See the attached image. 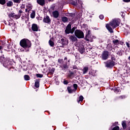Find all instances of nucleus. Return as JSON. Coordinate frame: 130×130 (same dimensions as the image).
Listing matches in <instances>:
<instances>
[{
  "label": "nucleus",
  "instance_id": "obj_30",
  "mask_svg": "<svg viewBox=\"0 0 130 130\" xmlns=\"http://www.w3.org/2000/svg\"><path fill=\"white\" fill-rule=\"evenodd\" d=\"M115 93H118L120 91V88L119 87H115L114 89Z\"/></svg>",
  "mask_w": 130,
  "mask_h": 130
},
{
  "label": "nucleus",
  "instance_id": "obj_23",
  "mask_svg": "<svg viewBox=\"0 0 130 130\" xmlns=\"http://www.w3.org/2000/svg\"><path fill=\"white\" fill-rule=\"evenodd\" d=\"M52 15L54 17H58L59 15V13L57 11H55L53 12Z\"/></svg>",
  "mask_w": 130,
  "mask_h": 130
},
{
  "label": "nucleus",
  "instance_id": "obj_10",
  "mask_svg": "<svg viewBox=\"0 0 130 130\" xmlns=\"http://www.w3.org/2000/svg\"><path fill=\"white\" fill-rule=\"evenodd\" d=\"M43 22L44 23H47V24H50L51 20H50L49 17H45L43 19Z\"/></svg>",
  "mask_w": 130,
  "mask_h": 130
},
{
  "label": "nucleus",
  "instance_id": "obj_1",
  "mask_svg": "<svg viewBox=\"0 0 130 130\" xmlns=\"http://www.w3.org/2000/svg\"><path fill=\"white\" fill-rule=\"evenodd\" d=\"M19 44L21 47L24 48V49H29L31 47L32 44L31 41L27 39H22L19 43Z\"/></svg>",
  "mask_w": 130,
  "mask_h": 130
},
{
  "label": "nucleus",
  "instance_id": "obj_24",
  "mask_svg": "<svg viewBox=\"0 0 130 130\" xmlns=\"http://www.w3.org/2000/svg\"><path fill=\"white\" fill-rule=\"evenodd\" d=\"M83 100H84V97L82 95H80L79 97V99L77 100V102H78V103H80V102H82V101H83Z\"/></svg>",
  "mask_w": 130,
  "mask_h": 130
},
{
  "label": "nucleus",
  "instance_id": "obj_14",
  "mask_svg": "<svg viewBox=\"0 0 130 130\" xmlns=\"http://www.w3.org/2000/svg\"><path fill=\"white\" fill-rule=\"evenodd\" d=\"M55 71V68H52L49 70V72L47 74V76H53V74H54V72Z\"/></svg>",
  "mask_w": 130,
  "mask_h": 130
},
{
  "label": "nucleus",
  "instance_id": "obj_3",
  "mask_svg": "<svg viewBox=\"0 0 130 130\" xmlns=\"http://www.w3.org/2000/svg\"><path fill=\"white\" fill-rule=\"evenodd\" d=\"M110 26H111L113 29H115L116 27L119 26L120 24V19H114L111 21L109 23Z\"/></svg>",
  "mask_w": 130,
  "mask_h": 130
},
{
  "label": "nucleus",
  "instance_id": "obj_46",
  "mask_svg": "<svg viewBox=\"0 0 130 130\" xmlns=\"http://www.w3.org/2000/svg\"><path fill=\"white\" fill-rule=\"evenodd\" d=\"M63 83L64 84V85H68V84H69V81L68 80H64V81H63Z\"/></svg>",
  "mask_w": 130,
  "mask_h": 130
},
{
  "label": "nucleus",
  "instance_id": "obj_31",
  "mask_svg": "<svg viewBox=\"0 0 130 130\" xmlns=\"http://www.w3.org/2000/svg\"><path fill=\"white\" fill-rule=\"evenodd\" d=\"M49 44L50 46H51V47H52L53 46H54V42H53V41H51V40H50L49 41Z\"/></svg>",
  "mask_w": 130,
  "mask_h": 130
},
{
  "label": "nucleus",
  "instance_id": "obj_16",
  "mask_svg": "<svg viewBox=\"0 0 130 130\" xmlns=\"http://www.w3.org/2000/svg\"><path fill=\"white\" fill-rule=\"evenodd\" d=\"M37 3L40 6H44L45 5V0H37Z\"/></svg>",
  "mask_w": 130,
  "mask_h": 130
},
{
  "label": "nucleus",
  "instance_id": "obj_60",
  "mask_svg": "<svg viewBox=\"0 0 130 130\" xmlns=\"http://www.w3.org/2000/svg\"><path fill=\"white\" fill-rule=\"evenodd\" d=\"M25 8V6H21V9H24Z\"/></svg>",
  "mask_w": 130,
  "mask_h": 130
},
{
  "label": "nucleus",
  "instance_id": "obj_38",
  "mask_svg": "<svg viewBox=\"0 0 130 130\" xmlns=\"http://www.w3.org/2000/svg\"><path fill=\"white\" fill-rule=\"evenodd\" d=\"M36 77L37 78H43V75L40 74H37Z\"/></svg>",
  "mask_w": 130,
  "mask_h": 130
},
{
  "label": "nucleus",
  "instance_id": "obj_7",
  "mask_svg": "<svg viewBox=\"0 0 130 130\" xmlns=\"http://www.w3.org/2000/svg\"><path fill=\"white\" fill-rule=\"evenodd\" d=\"M85 39V40H86V41H90V40L92 39V35H91V30L87 29V31H86Z\"/></svg>",
  "mask_w": 130,
  "mask_h": 130
},
{
  "label": "nucleus",
  "instance_id": "obj_37",
  "mask_svg": "<svg viewBox=\"0 0 130 130\" xmlns=\"http://www.w3.org/2000/svg\"><path fill=\"white\" fill-rule=\"evenodd\" d=\"M13 6V2L12 1H9L7 3V7H12Z\"/></svg>",
  "mask_w": 130,
  "mask_h": 130
},
{
  "label": "nucleus",
  "instance_id": "obj_52",
  "mask_svg": "<svg viewBox=\"0 0 130 130\" xmlns=\"http://www.w3.org/2000/svg\"><path fill=\"white\" fill-rule=\"evenodd\" d=\"M73 70H78V67L77 66H74L73 67Z\"/></svg>",
  "mask_w": 130,
  "mask_h": 130
},
{
  "label": "nucleus",
  "instance_id": "obj_5",
  "mask_svg": "<svg viewBox=\"0 0 130 130\" xmlns=\"http://www.w3.org/2000/svg\"><path fill=\"white\" fill-rule=\"evenodd\" d=\"M104 63H105L106 68H108V69H112L116 64L115 62H113L110 60L104 62Z\"/></svg>",
  "mask_w": 130,
  "mask_h": 130
},
{
  "label": "nucleus",
  "instance_id": "obj_22",
  "mask_svg": "<svg viewBox=\"0 0 130 130\" xmlns=\"http://www.w3.org/2000/svg\"><path fill=\"white\" fill-rule=\"evenodd\" d=\"M88 70H89V68H88V67H84L83 70V74L84 75H85V74H87V73H88Z\"/></svg>",
  "mask_w": 130,
  "mask_h": 130
},
{
  "label": "nucleus",
  "instance_id": "obj_54",
  "mask_svg": "<svg viewBox=\"0 0 130 130\" xmlns=\"http://www.w3.org/2000/svg\"><path fill=\"white\" fill-rule=\"evenodd\" d=\"M100 19L101 20H103V19H104V17H100Z\"/></svg>",
  "mask_w": 130,
  "mask_h": 130
},
{
  "label": "nucleus",
  "instance_id": "obj_56",
  "mask_svg": "<svg viewBox=\"0 0 130 130\" xmlns=\"http://www.w3.org/2000/svg\"><path fill=\"white\" fill-rule=\"evenodd\" d=\"M29 9H28L26 8V9H25V12H29Z\"/></svg>",
  "mask_w": 130,
  "mask_h": 130
},
{
  "label": "nucleus",
  "instance_id": "obj_47",
  "mask_svg": "<svg viewBox=\"0 0 130 130\" xmlns=\"http://www.w3.org/2000/svg\"><path fill=\"white\" fill-rule=\"evenodd\" d=\"M27 9H28V11H31V9H32V6L28 5L27 6Z\"/></svg>",
  "mask_w": 130,
  "mask_h": 130
},
{
  "label": "nucleus",
  "instance_id": "obj_20",
  "mask_svg": "<svg viewBox=\"0 0 130 130\" xmlns=\"http://www.w3.org/2000/svg\"><path fill=\"white\" fill-rule=\"evenodd\" d=\"M110 60L113 62H115V61L116 60V57H115V55L114 54L111 55V59Z\"/></svg>",
  "mask_w": 130,
  "mask_h": 130
},
{
  "label": "nucleus",
  "instance_id": "obj_13",
  "mask_svg": "<svg viewBox=\"0 0 130 130\" xmlns=\"http://www.w3.org/2000/svg\"><path fill=\"white\" fill-rule=\"evenodd\" d=\"M106 27L110 33H113V29H112L109 24H107L106 25Z\"/></svg>",
  "mask_w": 130,
  "mask_h": 130
},
{
  "label": "nucleus",
  "instance_id": "obj_11",
  "mask_svg": "<svg viewBox=\"0 0 130 130\" xmlns=\"http://www.w3.org/2000/svg\"><path fill=\"white\" fill-rule=\"evenodd\" d=\"M0 44H2V45L3 46V48H4V50H6V51H9V50H7V47H6V45H7L6 44V41H0Z\"/></svg>",
  "mask_w": 130,
  "mask_h": 130
},
{
  "label": "nucleus",
  "instance_id": "obj_17",
  "mask_svg": "<svg viewBox=\"0 0 130 130\" xmlns=\"http://www.w3.org/2000/svg\"><path fill=\"white\" fill-rule=\"evenodd\" d=\"M78 51L81 53V54H83L84 52H85V48L84 47H80L78 49Z\"/></svg>",
  "mask_w": 130,
  "mask_h": 130
},
{
  "label": "nucleus",
  "instance_id": "obj_40",
  "mask_svg": "<svg viewBox=\"0 0 130 130\" xmlns=\"http://www.w3.org/2000/svg\"><path fill=\"white\" fill-rule=\"evenodd\" d=\"M9 71H11V72H16L17 70L15 69V68L11 67L9 69Z\"/></svg>",
  "mask_w": 130,
  "mask_h": 130
},
{
  "label": "nucleus",
  "instance_id": "obj_26",
  "mask_svg": "<svg viewBox=\"0 0 130 130\" xmlns=\"http://www.w3.org/2000/svg\"><path fill=\"white\" fill-rule=\"evenodd\" d=\"M24 79L25 81H29L30 76H29V75H25L24 76Z\"/></svg>",
  "mask_w": 130,
  "mask_h": 130
},
{
  "label": "nucleus",
  "instance_id": "obj_33",
  "mask_svg": "<svg viewBox=\"0 0 130 130\" xmlns=\"http://www.w3.org/2000/svg\"><path fill=\"white\" fill-rule=\"evenodd\" d=\"M23 13H24V12H23V10H20L18 11L17 16L18 17H21V16H22V15H23Z\"/></svg>",
  "mask_w": 130,
  "mask_h": 130
},
{
  "label": "nucleus",
  "instance_id": "obj_43",
  "mask_svg": "<svg viewBox=\"0 0 130 130\" xmlns=\"http://www.w3.org/2000/svg\"><path fill=\"white\" fill-rule=\"evenodd\" d=\"M107 49H108L109 50H110L111 48H112V46L111 45H109L108 44L107 46Z\"/></svg>",
  "mask_w": 130,
  "mask_h": 130
},
{
  "label": "nucleus",
  "instance_id": "obj_19",
  "mask_svg": "<svg viewBox=\"0 0 130 130\" xmlns=\"http://www.w3.org/2000/svg\"><path fill=\"white\" fill-rule=\"evenodd\" d=\"M6 61H7V58L5 57V55H3L0 57V62H6Z\"/></svg>",
  "mask_w": 130,
  "mask_h": 130
},
{
  "label": "nucleus",
  "instance_id": "obj_45",
  "mask_svg": "<svg viewBox=\"0 0 130 130\" xmlns=\"http://www.w3.org/2000/svg\"><path fill=\"white\" fill-rule=\"evenodd\" d=\"M61 44H62V45H64V43H66V41H64V39L62 38L61 39Z\"/></svg>",
  "mask_w": 130,
  "mask_h": 130
},
{
  "label": "nucleus",
  "instance_id": "obj_62",
  "mask_svg": "<svg viewBox=\"0 0 130 130\" xmlns=\"http://www.w3.org/2000/svg\"><path fill=\"white\" fill-rule=\"evenodd\" d=\"M31 19H34V18H35V17H31Z\"/></svg>",
  "mask_w": 130,
  "mask_h": 130
},
{
  "label": "nucleus",
  "instance_id": "obj_36",
  "mask_svg": "<svg viewBox=\"0 0 130 130\" xmlns=\"http://www.w3.org/2000/svg\"><path fill=\"white\" fill-rule=\"evenodd\" d=\"M6 49L7 50H9V51H10V50H9V49H10L11 48V44H6Z\"/></svg>",
  "mask_w": 130,
  "mask_h": 130
},
{
  "label": "nucleus",
  "instance_id": "obj_49",
  "mask_svg": "<svg viewBox=\"0 0 130 130\" xmlns=\"http://www.w3.org/2000/svg\"><path fill=\"white\" fill-rule=\"evenodd\" d=\"M119 98L120 99H124L125 98V96H124V95H121V96H119Z\"/></svg>",
  "mask_w": 130,
  "mask_h": 130
},
{
  "label": "nucleus",
  "instance_id": "obj_44",
  "mask_svg": "<svg viewBox=\"0 0 130 130\" xmlns=\"http://www.w3.org/2000/svg\"><path fill=\"white\" fill-rule=\"evenodd\" d=\"M30 17H35V11H32Z\"/></svg>",
  "mask_w": 130,
  "mask_h": 130
},
{
  "label": "nucleus",
  "instance_id": "obj_48",
  "mask_svg": "<svg viewBox=\"0 0 130 130\" xmlns=\"http://www.w3.org/2000/svg\"><path fill=\"white\" fill-rule=\"evenodd\" d=\"M14 16H15V14H14L13 13H10L9 14V17H14Z\"/></svg>",
  "mask_w": 130,
  "mask_h": 130
},
{
  "label": "nucleus",
  "instance_id": "obj_51",
  "mask_svg": "<svg viewBox=\"0 0 130 130\" xmlns=\"http://www.w3.org/2000/svg\"><path fill=\"white\" fill-rule=\"evenodd\" d=\"M11 19H12L11 17H9L8 18V22H9V23H11V22H13V20L12 19L11 20Z\"/></svg>",
  "mask_w": 130,
  "mask_h": 130
},
{
  "label": "nucleus",
  "instance_id": "obj_9",
  "mask_svg": "<svg viewBox=\"0 0 130 130\" xmlns=\"http://www.w3.org/2000/svg\"><path fill=\"white\" fill-rule=\"evenodd\" d=\"M69 40L72 41V42H76L78 41V38L75 35H69Z\"/></svg>",
  "mask_w": 130,
  "mask_h": 130
},
{
  "label": "nucleus",
  "instance_id": "obj_59",
  "mask_svg": "<svg viewBox=\"0 0 130 130\" xmlns=\"http://www.w3.org/2000/svg\"><path fill=\"white\" fill-rule=\"evenodd\" d=\"M19 18H20V17H15V19H19Z\"/></svg>",
  "mask_w": 130,
  "mask_h": 130
},
{
  "label": "nucleus",
  "instance_id": "obj_63",
  "mask_svg": "<svg viewBox=\"0 0 130 130\" xmlns=\"http://www.w3.org/2000/svg\"><path fill=\"white\" fill-rule=\"evenodd\" d=\"M44 61H47V59H45L44 60Z\"/></svg>",
  "mask_w": 130,
  "mask_h": 130
},
{
  "label": "nucleus",
  "instance_id": "obj_41",
  "mask_svg": "<svg viewBox=\"0 0 130 130\" xmlns=\"http://www.w3.org/2000/svg\"><path fill=\"white\" fill-rule=\"evenodd\" d=\"M1 5H5L6 4V0H0Z\"/></svg>",
  "mask_w": 130,
  "mask_h": 130
},
{
  "label": "nucleus",
  "instance_id": "obj_15",
  "mask_svg": "<svg viewBox=\"0 0 130 130\" xmlns=\"http://www.w3.org/2000/svg\"><path fill=\"white\" fill-rule=\"evenodd\" d=\"M40 86V80L36 79L35 82V87H36V88H39Z\"/></svg>",
  "mask_w": 130,
  "mask_h": 130
},
{
  "label": "nucleus",
  "instance_id": "obj_55",
  "mask_svg": "<svg viewBox=\"0 0 130 130\" xmlns=\"http://www.w3.org/2000/svg\"><path fill=\"white\" fill-rule=\"evenodd\" d=\"M4 48H3V46H0V51L2 50Z\"/></svg>",
  "mask_w": 130,
  "mask_h": 130
},
{
  "label": "nucleus",
  "instance_id": "obj_57",
  "mask_svg": "<svg viewBox=\"0 0 130 130\" xmlns=\"http://www.w3.org/2000/svg\"><path fill=\"white\" fill-rule=\"evenodd\" d=\"M68 60V57H65L64 58V60Z\"/></svg>",
  "mask_w": 130,
  "mask_h": 130
},
{
  "label": "nucleus",
  "instance_id": "obj_50",
  "mask_svg": "<svg viewBox=\"0 0 130 130\" xmlns=\"http://www.w3.org/2000/svg\"><path fill=\"white\" fill-rule=\"evenodd\" d=\"M125 43H126V45L127 47H128V48H130L129 43L126 42Z\"/></svg>",
  "mask_w": 130,
  "mask_h": 130
},
{
  "label": "nucleus",
  "instance_id": "obj_28",
  "mask_svg": "<svg viewBox=\"0 0 130 130\" xmlns=\"http://www.w3.org/2000/svg\"><path fill=\"white\" fill-rule=\"evenodd\" d=\"M113 43L115 45H118L119 44V41L118 40H115L113 41Z\"/></svg>",
  "mask_w": 130,
  "mask_h": 130
},
{
  "label": "nucleus",
  "instance_id": "obj_34",
  "mask_svg": "<svg viewBox=\"0 0 130 130\" xmlns=\"http://www.w3.org/2000/svg\"><path fill=\"white\" fill-rule=\"evenodd\" d=\"M73 87L74 88V91L75 92V91H77V90H78V84L74 83L73 84Z\"/></svg>",
  "mask_w": 130,
  "mask_h": 130
},
{
  "label": "nucleus",
  "instance_id": "obj_2",
  "mask_svg": "<svg viewBox=\"0 0 130 130\" xmlns=\"http://www.w3.org/2000/svg\"><path fill=\"white\" fill-rule=\"evenodd\" d=\"M58 62L60 64V68H61V70L63 72H67L69 70L70 66L68 65V62H64L62 59H58Z\"/></svg>",
  "mask_w": 130,
  "mask_h": 130
},
{
  "label": "nucleus",
  "instance_id": "obj_35",
  "mask_svg": "<svg viewBox=\"0 0 130 130\" xmlns=\"http://www.w3.org/2000/svg\"><path fill=\"white\" fill-rule=\"evenodd\" d=\"M89 76L92 77H95V73H93L92 71H90L89 72Z\"/></svg>",
  "mask_w": 130,
  "mask_h": 130
},
{
  "label": "nucleus",
  "instance_id": "obj_12",
  "mask_svg": "<svg viewBox=\"0 0 130 130\" xmlns=\"http://www.w3.org/2000/svg\"><path fill=\"white\" fill-rule=\"evenodd\" d=\"M31 29L34 32H37V31H38V26L36 24H33L31 26Z\"/></svg>",
  "mask_w": 130,
  "mask_h": 130
},
{
  "label": "nucleus",
  "instance_id": "obj_8",
  "mask_svg": "<svg viewBox=\"0 0 130 130\" xmlns=\"http://www.w3.org/2000/svg\"><path fill=\"white\" fill-rule=\"evenodd\" d=\"M71 28H72V25L71 24H68L65 29L66 34H70V33L71 34Z\"/></svg>",
  "mask_w": 130,
  "mask_h": 130
},
{
  "label": "nucleus",
  "instance_id": "obj_21",
  "mask_svg": "<svg viewBox=\"0 0 130 130\" xmlns=\"http://www.w3.org/2000/svg\"><path fill=\"white\" fill-rule=\"evenodd\" d=\"M67 90H68V93H69L70 94H72L73 92H75V90L74 89H72V88H71V85L67 87Z\"/></svg>",
  "mask_w": 130,
  "mask_h": 130
},
{
  "label": "nucleus",
  "instance_id": "obj_64",
  "mask_svg": "<svg viewBox=\"0 0 130 130\" xmlns=\"http://www.w3.org/2000/svg\"><path fill=\"white\" fill-rule=\"evenodd\" d=\"M49 2H52V1H54V0H48Z\"/></svg>",
  "mask_w": 130,
  "mask_h": 130
},
{
  "label": "nucleus",
  "instance_id": "obj_4",
  "mask_svg": "<svg viewBox=\"0 0 130 130\" xmlns=\"http://www.w3.org/2000/svg\"><path fill=\"white\" fill-rule=\"evenodd\" d=\"M74 35L78 38V39H82L84 38V32L81 29H76L74 32Z\"/></svg>",
  "mask_w": 130,
  "mask_h": 130
},
{
  "label": "nucleus",
  "instance_id": "obj_53",
  "mask_svg": "<svg viewBox=\"0 0 130 130\" xmlns=\"http://www.w3.org/2000/svg\"><path fill=\"white\" fill-rule=\"evenodd\" d=\"M123 2H124V3H129L130 0H123Z\"/></svg>",
  "mask_w": 130,
  "mask_h": 130
},
{
  "label": "nucleus",
  "instance_id": "obj_32",
  "mask_svg": "<svg viewBox=\"0 0 130 130\" xmlns=\"http://www.w3.org/2000/svg\"><path fill=\"white\" fill-rule=\"evenodd\" d=\"M76 29H77V27L76 26L72 27V28H71V34H74V32L76 31Z\"/></svg>",
  "mask_w": 130,
  "mask_h": 130
},
{
  "label": "nucleus",
  "instance_id": "obj_58",
  "mask_svg": "<svg viewBox=\"0 0 130 130\" xmlns=\"http://www.w3.org/2000/svg\"><path fill=\"white\" fill-rule=\"evenodd\" d=\"M116 124H118V122H115V125H116Z\"/></svg>",
  "mask_w": 130,
  "mask_h": 130
},
{
  "label": "nucleus",
  "instance_id": "obj_25",
  "mask_svg": "<svg viewBox=\"0 0 130 130\" xmlns=\"http://www.w3.org/2000/svg\"><path fill=\"white\" fill-rule=\"evenodd\" d=\"M74 75L75 73H74V72H71L68 75V78H70V79H72V78H74Z\"/></svg>",
  "mask_w": 130,
  "mask_h": 130
},
{
  "label": "nucleus",
  "instance_id": "obj_6",
  "mask_svg": "<svg viewBox=\"0 0 130 130\" xmlns=\"http://www.w3.org/2000/svg\"><path fill=\"white\" fill-rule=\"evenodd\" d=\"M101 57L103 60L108 59V57H109V52L106 50L104 51L102 53Z\"/></svg>",
  "mask_w": 130,
  "mask_h": 130
},
{
  "label": "nucleus",
  "instance_id": "obj_61",
  "mask_svg": "<svg viewBox=\"0 0 130 130\" xmlns=\"http://www.w3.org/2000/svg\"><path fill=\"white\" fill-rule=\"evenodd\" d=\"M24 18H25V17H21L22 20H24Z\"/></svg>",
  "mask_w": 130,
  "mask_h": 130
},
{
  "label": "nucleus",
  "instance_id": "obj_18",
  "mask_svg": "<svg viewBox=\"0 0 130 130\" xmlns=\"http://www.w3.org/2000/svg\"><path fill=\"white\" fill-rule=\"evenodd\" d=\"M122 124V126L123 127V129H126V127H127V125H126V121L124 120L122 121L121 123Z\"/></svg>",
  "mask_w": 130,
  "mask_h": 130
},
{
  "label": "nucleus",
  "instance_id": "obj_39",
  "mask_svg": "<svg viewBox=\"0 0 130 130\" xmlns=\"http://www.w3.org/2000/svg\"><path fill=\"white\" fill-rule=\"evenodd\" d=\"M117 54L118 55H119L120 56H121L122 55V53L121 52V50H119L117 52Z\"/></svg>",
  "mask_w": 130,
  "mask_h": 130
},
{
  "label": "nucleus",
  "instance_id": "obj_29",
  "mask_svg": "<svg viewBox=\"0 0 130 130\" xmlns=\"http://www.w3.org/2000/svg\"><path fill=\"white\" fill-rule=\"evenodd\" d=\"M61 20L63 23H67L68 22V18L66 17H61Z\"/></svg>",
  "mask_w": 130,
  "mask_h": 130
},
{
  "label": "nucleus",
  "instance_id": "obj_27",
  "mask_svg": "<svg viewBox=\"0 0 130 130\" xmlns=\"http://www.w3.org/2000/svg\"><path fill=\"white\" fill-rule=\"evenodd\" d=\"M66 16L67 17H76L75 13H67Z\"/></svg>",
  "mask_w": 130,
  "mask_h": 130
},
{
  "label": "nucleus",
  "instance_id": "obj_42",
  "mask_svg": "<svg viewBox=\"0 0 130 130\" xmlns=\"http://www.w3.org/2000/svg\"><path fill=\"white\" fill-rule=\"evenodd\" d=\"M14 3H16V4H20L21 3V0H12Z\"/></svg>",
  "mask_w": 130,
  "mask_h": 130
}]
</instances>
